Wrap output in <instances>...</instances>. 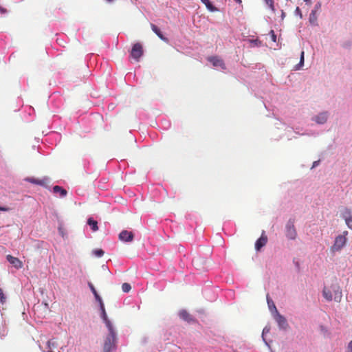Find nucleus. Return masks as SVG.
Listing matches in <instances>:
<instances>
[{"label": "nucleus", "mask_w": 352, "mask_h": 352, "mask_svg": "<svg viewBox=\"0 0 352 352\" xmlns=\"http://www.w3.org/2000/svg\"><path fill=\"white\" fill-rule=\"evenodd\" d=\"M322 296L327 301L335 300L340 302L342 298V293L338 283H332L329 287H324L322 290Z\"/></svg>", "instance_id": "obj_1"}, {"label": "nucleus", "mask_w": 352, "mask_h": 352, "mask_svg": "<svg viewBox=\"0 0 352 352\" xmlns=\"http://www.w3.org/2000/svg\"><path fill=\"white\" fill-rule=\"evenodd\" d=\"M347 234V232H343V234L338 236L336 239L332 250L333 251H340L346 244V238L345 235Z\"/></svg>", "instance_id": "obj_2"}, {"label": "nucleus", "mask_w": 352, "mask_h": 352, "mask_svg": "<svg viewBox=\"0 0 352 352\" xmlns=\"http://www.w3.org/2000/svg\"><path fill=\"white\" fill-rule=\"evenodd\" d=\"M143 54V48L142 45L140 43H137L133 45L131 52V56L137 61L139 60L140 58Z\"/></svg>", "instance_id": "obj_3"}, {"label": "nucleus", "mask_w": 352, "mask_h": 352, "mask_svg": "<svg viewBox=\"0 0 352 352\" xmlns=\"http://www.w3.org/2000/svg\"><path fill=\"white\" fill-rule=\"evenodd\" d=\"M285 235L290 240H294L297 236L296 228L291 222H289L286 226Z\"/></svg>", "instance_id": "obj_4"}, {"label": "nucleus", "mask_w": 352, "mask_h": 352, "mask_svg": "<svg viewBox=\"0 0 352 352\" xmlns=\"http://www.w3.org/2000/svg\"><path fill=\"white\" fill-rule=\"evenodd\" d=\"M116 335H115L114 337H111V335H108L104 342L103 352H111L113 346V343L116 340Z\"/></svg>", "instance_id": "obj_5"}, {"label": "nucleus", "mask_w": 352, "mask_h": 352, "mask_svg": "<svg viewBox=\"0 0 352 352\" xmlns=\"http://www.w3.org/2000/svg\"><path fill=\"white\" fill-rule=\"evenodd\" d=\"M208 61H210L214 67H220L222 69H226V67L221 58H219L217 56H210L208 58Z\"/></svg>", "instance_id": "obj_6"}, {"label": "nucleus", "mask_w": 352, "mask_h": 352, "mask_svg": "<svg viewBox=\"0 0 352 352\" xmlns=\"http://www.w3.org/2000/svg\"><path fill=\"white\" fill-rule=\"evenodd\" d=\"M267 242V236L264 231H263L261 237L255 243V249L259 251Z\"/></svg>", "instance_id": "obj_7"}, {"label": "nucleus", "mask_w": 352, "mask_h": 352, "mask_svg": "<svg viewBox=\"0 0 352 352\" xmlns=\"http://www.w3.org/2000/svg\"><path fill=\"white\" fill-rule=\"evenodd\" d=\"M6 258L15 268L21 269L23 267V263L18 258L9 254L7 255Z\"/></svg>", "instance_id": "obj_8"}, {"label": "nucleus", "mask_w": 352, "mask_h": 352, "mask_svg": "<svg viewBox=\"0 0 352 352\" xmlns=\"http://www.w3.org/2000/svg\"><path fill=\"white\" fill-rule=\"evenodd\" d=\"M119 239L121 241H123L125 242H129L133 240V234L132 233V232H129L127 230H123L120 233Z\"/></svg>", "instance_id": "obj_9"}, {"label": "nucleus", "mask_w": 352, "mask_h": 352, "mask_svg": "<svg viewBox=\"0 0 352 352\" xmlns=\"http://www.w3.org/2000/svg\"><path fill=\"white\" fill-rule=\"evenodd\" d=\"M275 320L281 328L285 329L288 325L285 318L280 315L278 311H276Z\"/></svg>", "instance_id": "obj_10"}, {"label": "nucleus", "mask_w": 352, "mask_h": 352, "mask_svg": "<svg viewBox=\"0 0 352 352\" xmlns=\"http://www.w3.org/2000/svg\"><path fill=\"white\" fill-rule=\"evenodd\" d=\"M25 180L30 183H32V184H38L40 186H45L47 184V178L38 179V178H35V177H28Z\"/></svg>", "instance_id": "obj_11"}, {"label": "nucleus", "mask_w": 352, "mask_h": 352, "mask_svg": "<svg viewBox=\"0 0 352 352\" xmlns=\"http://www.w3.org/2000/svg\"><path fill=\"white\" fill-rule=\"evenodd\" d=\"M179 316L182 320L188 322L194 320L192 316L185 309L181 310L179 313Z\"/></svg>", "instance_id": "obj_12"}, {"label": "nucleus", "mask_w": 352, "mask_h": 352, "mask_svg": "<svg viewBox=\"0 0 352 352\" xmlns=\"http://www.w3.org/2000/svg\"><path fill=\"white\" fill-rule=\"evenodd\" d=\"M151 28L152 29V30L157 35V36L162 41H165V42H167L168 41V38H166L165 36H164V35L162 34V32L160 31V28L156 26L155 25L151 23Z\"/></svg>", "instance_id": "obj_13"}, {"label": "nucleus", "mask_w": 352, "mask_h": 352, "mask_svg": "<svg viewBox=\"0 0 352 352\" xmlns=\"http://www.w3.org/2000/svg\"><path fill=\"white\" fill-rule=\"evenodd\" d=\"M327 120V115L326 113H322L315 117L314 120L318 124H324Z\"/></svg>", "instance_id": "obj_14"}, {"label": "nucleus", "mask_w": 352, "mask_h": 352, "mask_svg": "<svg viewBox=\"0 0 352 352\" xmlns=\"http://www.w3.org/2000/svg\"><path fill=\"white\" fill-rule=\"evenodd\" d=\"M201 1L206 6L210 12H214L218 10L217 8L212 4L210 0H201Z\"/></svg>", "instance_id": "obj_15"}, {"label": "nucleus", "mask_w": 352, "mask_h": 352, "mask_svg": "<svg viewBox=\"0 0 352 352\" xmlns=\"http://www.w3.org/2000/svg\"><path fill=\"white\" fill-rule=\"evenodd\" d=\"M53 192L54 193H59L61 197L66 196L67 193L66 190L63 189L62 187L59 186H54L53 187Z\"/></svg>", "instance_id": "obj_16"}, {"label": "nucleus", "mask_w": 352, "mask_h": 352, "mask_svg": "<svg viewBox=\"0 0 352 352\" xmlns=\"http://www.w3.org/2000/svg\"><path fill=\"white\" fill-rule=\"evenodd\" d=\"M309 21L311 25H317L318 16H317L316 10L311 11V12L310 13V15H309Z\"/></svg>", "instance_id": "obj_17"}, {"label": "nucleus", "mask_w": 352, "mask_h": 352, "mask_svg": "<svg viewBox=\"0 0 352 352\" xmlns=\"http://www.w3.org/2000/svg\"><path fill=\"white\" fill-rule=\"evenodd\" d=\"M104 322H105V324H106L107 327L108 328L109 335H111V337H114L116 335V332L113 328V325H112L111 322H110V320L108 319Z\"/></svg>", "instance_id": "obj_18"}, {"label": "nucleus", "mask_w": 352, "mask_h": 352, "mask_svg": "<svg viewBox=\"0 0 352 352\" xmlns=\"http://www.w3.org/2000/svg\"><path fill=\"white\" fill-rule=\"evenodd\" d=\"M88 285L91 289V291L92 292V293L94 294L96 299L98 301V302H101L102 301V299L100 298V296L98 295V292H96L94 286L93 285L92 283H88Z\"/></svg>", "instance_id": "obj_19"}, {"label": "nucleus", "mask_w": 352, "mask_h": 352, "mask_svg": "<svg viewBox=\"0 0 352 352\" xmlns=\"http://www.w3.org/2000/svg\"><path fill=\"white\" fill-rule=\"evenodd\" d=\"M56 347H57V343L56 341H54L53 340H50L47 341V348L48 349V351H52V349H55Z\"/></svg>", "instance_id": "obj_20"}, {"label": "nucleus", "mask_w": 352, "mask_h": 352, "mask_svg": "<svg viewBox=\"0 0 352 352\" xmlns=\"http://www.w3.org/2000/svg\"><path fill=\"white\" fill-rule=\"evenodd\" d=\"M99 302H100V309H101V312H102V318L104 321H105L106 320H108V317H107V313L105 311L104 305L102 302V300Z\"/></svg>", "instance_id": "obj_21"}, {"label": "nucleus", "mask_w": 352, "mask_h": 352, "mask_svg": "<svg viewBox=\"0 0 352 352\" xmlns=\"http://www.w3.org/2000/svg\"><path fill=\"white\" fill-rule=\"evenodd\" d=\"M265 3L269 7V8L273 12L275 11L274 1V0H263Z\"/></svg>", "instance_id": "obj_22"}, {"label": "nucleus", "mask_w": 352, "mask_h": 352, "mask_svg": "<svg viewBox=\"0 0 352 352\" xmlns=\"http://www.w3.org/2000/svg\"><path fill=\"white\" fill-rule=\"evenodd\" d=\"M89 226H90L91 229L94 231V232H96V230H98V221H87Z\"/></svg>", "instance_id": "obj_23"}, {"label": "nucleus", "mask_w": 352, "mask_h": 352, "mask_svg": "<svg viewBox=\"0 0 352 352\" xmlns=\"http://www.w3.org/2000/svg\"><path fill=\"white\" fill-rule=\"evenodd\" d=\"M267 304H268L270 309H271L272 308H273L276 311H277L276 307L273 300L269 297L268 294L267 295Z\"/></svg>", "instance_id": "obj_24"}, {"label": "nucleus", "mask_w": 352, "mask_h": 352, "mask_svg": "<svg viewBox=\"0 0 352 352\" xmlns=\"http://www.w3.org/2000/svg\"><path fill=\"white\" fill-rule=\"evenodd\" d=\"M122 289L124 292H129L131 289V285L127 283H123L122 285Z\"/></svg>", "instance_id": "obj_25"}, {"label": "nucleus", "mask_w": 352, "mask_h": 352, "mask_svg": "<svg viewBox=\"0 0 352 352\" xmlns=\"http://www.w3.org/2000/svg\"><path fill=\"white\" fill-rule=\"evenodd\" d=\"M6 296L3 293V291L1 288H0V302L3 304L6 302Z\"/></svg>", "instance_id": "obj_26"}, {"label": "nucleus", "mask_w": 352, "mask_h": 352, "mask_svg": "<svg viewBox=\"0 0 352 352\" xmlns=\"http://www.w3.org/2000/svg\"><path fill=\"white\" fill-rule=\"evenodd\" d=\"M95 254L97 256L100 257V256L104 255V251L102 250H101V249L96 250L95 251Z\"/></svg>", "instance_id": "obj_27"}, {"label": "nucleus", "mask_w": 352, "mask_h": 352, "mask_svg": "<svg viewBox=\"0 0 352 352\" xmlns=\"http://www.w3.org/2000/svg\"><path fill=\"white\" fill-rule=\"evenodd\" d=\"M304 55H305V52L303 51L301 52V54H300V63H299V65L300 66L303 65L304 64Z\"/></svg>", "instance_id": "obj_28"}, {"label": "nucleus", "mask_w": 352, "mask_h": 352, "mask_svg": "<svg viewBox=\"0 0 352 352\" xmlns=\"http://www.w3.org/2000/svg\"><path fill=\"white\" fill-rule=\"evenodd\" d=\"M270 34H271L272 40L274 42H276V34L274 33V30H271L270 31Z\"/></svg>", "instance_id": "obj_29"}, {"label": "nucleus", "mask_w": 352, "mask_h": 352, "mask_svg": "<svg viewBox=\"0 0 352 352\" xmlns=\"http://www.w3.org/2000/svg\"><path fill=\"white\" fill-rule=\"evenodd\" d=\"M321 8V3L320 2H318L315 6H314V8L313 10H316V12L320 9Z\"/></svg>", "instance_id": "obj_30"}, {"label": "nucleus", "mask_w": 352, "mask_h": 352, "mask_svg": "<svg viewBox=\"0 0 352 352\" xmlns=\"http://www.w3.org/2000/svg\"><path fill=\"white\" fill-rule=\"evenodd\" d=\"M346 352H352V340L348 344Z\"/></svg>", "instance_id": "obj_31"}, {"label": "nucleus", "mask_w": 352, "mask_h": 352, "mask_svg": "<svg viewBox=\"0 0 352 352\" xmlns=\"http://www.w3.org/2000/svg\"><path fill=\"white\" fill-rule=\"evenodd\" d=\"M58 231H59L60 234L63 237H65V233L64 232L63 228L61 226L58 227Z\"/></svg>", "instance_id": "obj_32"}, {"label": "nucleus", "mask_w": 352, "mask_h": 352, "mask_svg": "<svg viewBox=\"0 0 352 352\" xmlns=\"http://www.w3.org/2000/svg\"><path fill=\"white\" fill-rule=\"evenodd\" d=\"M348 227L352 230V221H346Z\"/></svg>", "instance_id": "obj_33"}, {"label": "nucleus", "mask_w": 352, "mask_h": 352, "mask_svg": "<svg viewBox=\"0 0 352 352\" xmlns=\"http://www.w3.org/2000/svg\"><path fill=\"white\" fill-rule=\"evenodd\" d=\"M0 12L4 14L6 12V10L2 7H0Z\"/></svg>", "instance_id": "obj_34"}, {"label": "nucleus", "mask_w": 352, "mask_h": 352, "mask_svg": "<svg viewBox=\"0 0 352 352\" xmlns=\"http://www.w3.org/2000/svg\"><path fill=\"white\" fill-rule=\"evenodd\" d=\"M296 12L297 13H299V14H300V17H302V14H301V12H300V8H299L298 7H297V8H296Z\"/></svg>", "instance_id": "obj_35"}, {"label": "nucleus", "mask_w": 352, "mask_h": 352, "mask_svg": "<svg viewBox=\"0 0 352 352\" xmlns=\"http://www.w3.org/2000/svg\"><path fill=\"white\" fill-rule=\"evenodd\" d=\"M305 2H306L307 4L308 5H311V0H303Z\"/></svg>", "instance_id": "obj_36"}, {"label": "nucleus", "mask_w": 352, "mask_h": 352, "mask_svg": "<svg viewBox=\"0 0 352 352\" xmlns=\"http://www.w3.org/2000/svg\"><path fill=\"white\" fill-rule=\"evenodd\" d=\"M0 210H1V211H6V210H8V208L0 206Z\"/></svg>", "instance_id": "obj_37"}, {"label": "nucleus", "mask_w": 352, "mask_h": 352, "mask_svg": "<svg viewBox=\"0 0 352 352\" xmlns=\"http://www.w3.org/2000/svg\"><path fill=\"white\" fill-rule=\"evenodd\" d=\"M269 331V329H267V328H265L263 331V335L265 333V332H268Z\"/></svg>", "instance_id": "obj_38"}, {"label": "nucleus", "mask_w": 352, "mask_h": 352, "mask_svg": "<svg viewBox=\"0 0 352 352\" xmlns=\"http://www.w3.org/2000/svg\"><path fill=\"white\" fill-rule=\"evenodd\" d=\"M318 162H319V161H318V162H314V164H313V166H316V165H318Z\"/></svg>", "instance_id": "obj_39"}, {"label": "nucleus", "mask_w": 352, "mask_h": 352, "mask_svg": "<svg viewBox=\"0 0 352 352\" xmlns=\"http://www.w3.org/2000/svg\"><path fill=\"white\" fill-rule=\"evenodd\" d=\"M236 2L239 3H241L242 1L241 0H235Z\"/></svg>", "instance_id": "obj_40"}, {"label": "nucleus", "mask_w": 352, "mask_h": 352, "mask_svg": "<svg viewBox=\"0 0 352 352\" xmlns=\"http://www.w3.org/2000/svg\"><path fill=\"white\" fill-rule=\"evenodd\" d=\"M107 1H109V2H111V1H112L113 0H107Z\"/></svg>", "instance_id": "obj_41"}]
</instances>
